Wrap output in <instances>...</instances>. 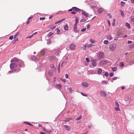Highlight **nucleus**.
<instances>
[{
  "mask_svg": "<svg viewBox=\"0 0 134 134\" xmlns=\"http://www.w3.org/2000/svg\"><path fill=\"white\" fill-rule=\"evenodd\" d=\"M116 47V45L115 43H112L109 46V48L111 51H113L115 49Z\"/></svg>",
  "mask_w": 134,
  "mask_h": 134,
  "instance_id": "obj_1",
  "label": "nucleus"
},
{
  "mask_svg": "<svg viewBox=\"0 0 134 134\" xmlns=\"http://www.w3.org/2000/svg\"><path fill=\"white\" fill-rule=\"evenodd\" d=\"M104 54L102 52H100L98 53L97 54L98 58L99 59H101L103 58Z\"/></svg>",
  "mask_w": 134,
  "mask_h": 134,
  "instance_id": "obj_2",
  "label": "nucleus"
},
{
  "mask_svg": "<svg viewBox=\"0 0 134 134\" xmlns=\"http://www.w3.org/2000/svg\"><path fill=\"white\" fill-rule=\"evenodd\" d=\"M99 94L102 97H105L107 95V92L103 90H100Z\"/></svg>",
  "mask_w": 134,
  "mask_h": 134,
  "instance_id": "obj_3",
  "label": "nucleus"
},
{
  "mask_svg": "<svg viewBox=\"0 0 134 134\" xmlns=\"http://www.w3.org/2000/svg\"><path fill=\"white\" fill-rule=\"evenodd\" d=\"M18 66L17 64L16 63H12L10 65V68L11 69H12Z\"/></svg>",
  "mask_w": 134,
  "mask_h": 134,
  "instance_id": "obj_4",
  "label": "nucleus"
},
{
  "mask_svg": "<svg viewBox=\"0 0 134 134\" xmlns=\"http://www.w3.org/2000/svg\"><path fill=\"white\" fill-rule=\"evenodd\" d=\"M91 62L93 66H96L97 61L96 60L92 59L91 60Z\"/></svg>",
  "mask_w": 134,
  "mask_h": 134,
  "instance_id": "obj_5",
  "label": "nucleus"
},
{
  "mask_svg": "<svg viewBox=\"0 0 134 134\" xmlns=\"http://www.w3.org/2000/svg\"><path fill=\"white\" fill-rule=\"evenodd\" d=\"M109 61L107 60H103L100 62V65H103L105 64L108 63Z\"/></svg>",
  "mask_w": 134,
  "mask_h": 134,
  "instance_id": "obj_6",
  "label": "nucleus"
},
{
  "mask_svg": "<svg viewBox=\"0 0 134 134\" xmlns=\"http://www.w3.org/2000/svg\"><path fill=\"white\" fill-rule=\"evenodd\" d=\"M70 47L71 50H74L75 49V46L74 43H71L70 44Z\"/></svg>",
  "mask_w": 134,
  "mask_h": 134,
  "instance_id": "obj_7",
  "label": "nucleus"
},
{
  "mask_svg": "<svg viewBox=\"0 0 134 134\" xmlns=\"http://www.w3.org/2000/svg\"><path fill=\"white\" fill-rule=\"evenodd\" d=\"M19 60L16 58H14L12 59L11 60V62H19Z\"/></svg>",
  "mask_w": 134,
  "mask_h": 134,
  "instance_id": "obj_8",
  "label": "nucleus"
},
{
  "mask_svg": "<svg viewBox=\"0 0 134 134\" xmlns=\"http://www.w3.org/2000/svg\"><path fill=\"white\" fill-rule=\"evenodd\" d=\"M40 54L42 55H44L45 53V50L44 49H42L39 52Z\"/></svg>",
  "mask_w": 134,
  "mask_h": 134,
  "instance_id": "obj_9",
  "label": "nucleus"
},
{
  "mask_svg": "<svg viewBox=\"0 0 134 134\" xmlns=\"http://www.w3.org/2000/svg\"><path fill=\"white\" fill-rule=\"evenodd\" d=\"M60 52L59 51V48H57L55 50V54L57 55H58L59 54V52Z\"/></svg>",
  "mask_w": 134,
  "mask_h": 134,
  "instance_id": "obj_10",
  "label": "nucleus"
},
{
  "mask_svg": "<svg viewBox=\"0 0 134 134\" xmlns=\"http://www.w3.org/2000/svg\"><path fill=\"white\" fill-rule=\"evenodd\" d=\"M82 85L83 86H85V87H88L89 85L86 82H82Z\"/></svg>",
  "mask_w": 134,
  "mask_h": 134,
  "instance_id": "obj_11",
  "label": "nucleus"
},
{
  "mask_svg": "<svg viewBox=\"0 0 134 134\" xmlns=\"http://www.w3.org/2000/svg\"><path fill=\"white\" fill-rule=\"evenodd\" d=\"M65 19V18H64V19H61L59 20H58V21L56 22H55V24H56L58 23H60L61 22H62V21H64Z\"/></svg>",
  "mask_w": 134,
  "mask_h": 134,
  "instance_id": "obj_12",
  "label": "nucleus"
},
{
  "mask_svg": "<svg viewBox=\"0 0 134 134\" xmlns=\"http://www.w3.org/2000/svg\"><path fill=\"white\" fill-rule=\"evenodd\" d=\"M72 10L73 11H75L76 12H77L79 11V10H81V9H80L78 8H77L75 7H72Z\"/></svg>",
  "mask_w": 134,
  "mask_h": 134,
  "instance_id": "obj_13",
  "label": "nucleus"
},
{
  "mask_svg": "<svg viewBox=\"0 0 134 134\" xmlns=\"http://www.w3.org/2000/svg\"><path fill=\"white\" fill-rule=\"evenodd\" d=\"M48 27L51 29H54L56 27V26L53 25H50L48 26Z\"/></svg>",
  "mask_w": 134,
  "mask_h": 134,
  "instance_id": "obj_14",
  "label": "nucleus"
},
{
  "mask_svg": "<svg viewBox=\"0 0 134 134\" xmlns=\"http://www.w3.org/2000/svg\"><path fill=\"white\" fill-rule=\"evenodd\" d=\"M19 65L20 67H23V62L22 60H21L19 63Z\"/></svg>",
  "mask_w": 134,
  "mask_h": 134,
  "instance_id": "obj_15",
  "label": "nucleus"
},
{
  "mask_svg": "<svg viewBox=\"0 0 134 134\" xmlns=\"http://www.w3.org/2000/svg\"><path fill=\"white\" fill-rule=\"evenodd\" d=\"M82 14L86 17H87L88 16V14L85 11H83Z\"/></svg>",
  "mask_w": 134,
  "mask_h": 134,
  "instance_id": "obj_16",
  "label": "nucleus"
},
{
  "mask_svg": "<svg viewBox=\"0 0 134 134\" xmlns=\"http://www.w3.org/2000/svg\"><path fill=\"white\" fill-rule=\"evenodd\" d=\"M103 10L104 9L102 8H100L98 9V11L99 13H101Z\"/></svg>",
  "mask_w": 134,
  "mask_h": 134,
  "instance_id": "obj_17",
  "label": "nucleus"
},
{
  "mask_svg": "<svg viewBox=\"0 0 134 134\" xmlns=\"http://www.w3.org/2000/svg\"><path fill=\"white\" fill-rule=\"evenodd\" d=\"M68 27L69 26L68 25L66 24L64 26V30H68Z\"/></svg>",
  "mask_w": 134,
  "mask_h": 134,
  "instance_id": "obj_18",
  "label": "nucleus"
},
{
  "mask_svg": "<svg viewBox=\"0 0 134 134\" xmlns=\"http://www.w3.org/2000/svg\"><path fill=\"white\" fill-rule=\"evenodd\" d=\"M107 39L109 40H110L112 39V37L111 36V35H107Z\"/></svg>",
  "mask_w": 134,
  "mask_h": 134,
  "instance_id": "obj_19",
  "label": "nucleus"
},
{
  "mask_svg": "<svg viewBox=\"0 0 134 134\" xmlns=\"http://www.w3.org/2000/svg\"><path fill=\"white\" fill-rule=\"evenodd\" d=\"M16 70V69H14L12 70H10L8 72V73L7 74H8L9 73L11 74L12 73H14L15 72Z\"/></svg>",
  "mask_w": 134,
  "mask_h": 134,
  "instance_id": "obj_20",
  "label": "nucleus"
},
{
  "mask_svg": "<svg viewBox=\"0 0 134 134\" xmlns=\"http://www.w3.org/2000/svg\"><path fill=\"white\" fill-rule=\"evenodd\" d=\"M90 42L92 43H94L96 42V41L95 40H93L92 39H90Z\"/></svg>",
  "mask_w": 134,
  "mask_h": 134,
  "instance_id": "obj_21",
  "label": "nucleus"
},
{
  "mask_svg": "<svg viewBox=\"0 0 134 134\" xmlns=\"http://www.w3.org/2000/svg\"><path fill=\"white\" fill-rule=\"evenodd\" d=\"M65 127V129L67 130H69L70 129V128L69 126H68L66 125L64 126Z\"/></svg>",
  "mask_w": 134,
  "mask_h": 134,
  "instance_id": "obj_22",
  "label": "nucleus"
},
{
  "mask_svg": "<svg viewBox=\"0 0 134 134\" xmlns=\"http://www.w3.org/2000/svg\"><path fill=\"white\" fill-rule=\"evenodd\" d=\"M102 71V69L100 68H99L98 70H97V72L99 74H100L101 73Z\"/></svg>",
  "mask_w": 134,
  "mask_h": 134,
  "instance_id": "obj_23",
  "label": "nucleus"
},
{
  "mask_svg": "<svg viewBox=\"0 0 134 134\" xmlns=\"http://www.w3.org/2000/svg\"><path fill=\"white\" fill-rule=\"evenodd\" d=\"M32 59L34 60H35L37 59V58L35 57L34 55H32L31 56Z\"/></svg>",
  "mask_w": 134,
  "mask_h": 134,
  "instance_id": "obj_24",
  "label": "nucleus"
},
{
  "mask_svg": "<svg viewBox=\"0 0 134 134\" xmlns=\"http://www.w3.org/2000/svg\"><path fill=\"white\" fill-rule=\"evenodd\" d=\"M78 19L77 17H75V23L74 24L75 25H77L78 23Z\"/></svg>",
  "mask_w": 134,
  "mask_h": 134,
  "instance_id": "obj_25",
  "label": "nucleus"
},
{
  "mask_svg": "<svg viewBox=\"0 0 134 134\" xmlns=\"http://www.w3.org/2000/svg\"><path fill=\"white\" fill-rule=\"evenodd\" d=\"M130 18L131 21L134 23V15H132L130 17Z\"/></svg>",
  "mask_w": 134,
  "mask_h": 134,
  "instance_id": "obj_26",
  "label": "nucleus"
},
{
  "mask_svg": "<svg viewBox=\"0 0 134 134\" xmlns=\"http://www.w3.org/2000/svg\"><path fill=\"white\" fill-rule=\"evenodd\" d=\"M111 69L113 71H115L117 70V67H112L111 68Z\"/></svg>",
  "mask_w": 134,
  "mask_h": 134,
  "instance_id": "obj_27",
  "label": "nucleus"
},
{
  "mask_svg": "<svg viewBox=\"0 0 134 134\" xmlns=\"http://www.w3.org/2000/svg\"><path fill=\"white\" fill-rule=\"evenodd\" d=\"M121 15L123 17L124 16V12L121 10H120Z\"/></svg>",
  "mask_w": 134,
  "mask_h": 134,
  "instance_id": "obj_28",
  "label": "nucleus"
},
{
  "mask_svg": "<svg viewBox=\"0 0 134 134\" xmlns=\"http://www.w3.org/2000/svg\"><path fill=\"white\" fill-rule=\"evenodd\" d=\"M49 58L51 60H54L55 59V57H54L51 56Z\"/></svg>",
  "mask_w": 134,
  "mask_h": 134,
  "instance_id": "obj_29",
  "label": "nucleus"
},
{
  "mask_svg": "<svg viewBox=\"0 0 134 134\" xmlns=\"http://www.w3.org/2000/svg\"><path fill=\"white\" fill-rule=\"evenodd\" d=\"M56 86L60 88H61L62 87V86L61 84H57L56 85Z\"/></svg>",
  "mask_w": 134,
  "mask_h": 134,
  "instance_id": "obj_30",
  "label": "nucleus"
},
{
  "mask_svg": "<svg viewBox=\"0 0 134 134\" xmlns=\"http://www.w3.org/2000/svg\"><path fill=\"white\" fill-rule=\"evenodd\" d=\"M19 34V32H17L15 35H14V38H15Z\"/></svg>",
  "mask_w": 134,
  "mask_h": 134,
  "instance_id": "obj_31",
  "label": "nucleus"
},
{
  "mask_svg": "<svg viewBox=\"0 0 134 134\" xmlns=\"http://www.w3.org/2000/svg\"><path fill=\"white\" fill-rule=\"evenodd\" d=\"M87 46V44H85L83 46V47H82V49L83 50H85L86 49V47Z\"/></svg>",
  "mask_w": 134,
  "mask_h": 134,
  "instance_id": "obj_32",
  "label": "nucleus"
},
{
  "mask_svg": "<svg viewBox=\"0 0 134 134\" xmlns=\"http://www.w3.org/2000/svg\"><path fill=\"white\" fill-rule=\"evenodd\" d=\"M126 26L128 28H129L130 27V25L128 23H126Z\"/></svg>",
  "mask_w": 134,
  "mask_h": 134,
  "instance_id": "obj_33",
  "label": "nucleus"
},
{
  "mask_svg": "<svg viewBox=\"0 0 134 134\" xmlns=\"http://www.w3.org/2000/svg\"><path fill=\"white\" fill-rule=\"evenodd\" d=\"M53 34V33L51 32H50L47 35L48 37H50Z\"/></svg>",
  "mask_w": 134,
  "mask_h": 134,
  "instance_id": "obj_34",
  "label": "nucleus"
},
{
  "mask_svg": "<svg viewBox=\"0 0 134 134\" xmlns=\"http://www.w3.org/2000/svg\"><path fill=\"white\" fill-rule=\"evenodd\" d=\"M121 4L122 7H123L125 4V3L123 1H121Z\"/></svg>",
  "mask_w": 134,
  "mask_h": 134,
  "instance_id": "obj_35",
  "label": "nucleus"
},
{
  "mask_svg": "<svg viewBox=\"0 0 134 134\" xmlns=\"http://www.w3.org/2000/svg\"><path fill=\"white\" fill-rule=\"evenodd\" d=\"M48 74L49 75H50V76L52 75L53 74L52 71L51 70L49 71L48 72Z\"/></svg>",
  "mask_w": 134,
  "mask_h": 134,
  "instance_id": "obj_36",
  "label": "nucleus"
},
{
  "mask_svg": "<svg viewBox=\"0 0 134 134\" xmlns=\"http://www.w3.org/2000/svg\"><path fill=\"white\" fill-rule=\"evenodd\" d=\"M55 30L57 31V34H59V33L60 32V30L58 29L57 28L55 29Z\"/></svg>",
  "mask_w": 134,
  "mask_h": 134,
  "instance_id": "obj_37",
  "label": "nucleus"
},
{
  "mask_svg": "<svg viewBox=\"0 0 134 134\" xmlns=\"http://www.w3.org/2000/svg\"><path fill=\"white\" fill-rule=\"evenodd\" d=\"M104 43L105 44H107L108 43V42L107 40H105L104 41Z\"/></svg>",
  "mask_w": 134,
  "mask_h": 134,
  "instance_id": "obj_38",
  "label": "nucleus"
},
{
  "mask_svg": "<svg viewBox=\"0 0 134 134\" xmlns=\"http://www.w3.org/2000/svg\"><path fill=\"white\" fill-rule=\"evenodd\" d=\"M115 110L117 111H120V109L119 107H117L116 108H115Z\"/></svg>",
  "mask_w": 134,
  "mask_h": 134,
  "instance_id": "obj_39",
  "label": "nucleus"
},
{
  "mask_svg": "<svg viewBox=\"0 0 134 134\" xmlns=\"http://www.w3.org/2000/svg\"><path fill=\"white\" fill-rule=\"evenodd\" d=\"M73 30H74V32L76 33H77V32H79V30L77 29V28L73 29Z\"/></svg>",
  "mask_w": 134,
  "mask_h": 134,
  "instance_id": "obj_40",
  "label": "nucleus"
},
{
  "mask_svg": "<svg viewBox=\"0 0 134 134\" xmlns=\"http://www.w3.org/2000/svg\"><path fill=\"white\" fill-rule=\"evenodd\" d=\"M134 64V60L131 61L129 63L130 65H131Z\"/></svg>",
  "mask_w": 134,
  "mask_h": 134,
  "instance_id": "obj_41",
  "label": "nucleus"
},
{
  "mask_svg": "<svg viewBox=\"0 0 134 134\" xmlns=\"http://www.w3.org/2000/svg\"><path fill=\"white\" fill-rule=\"evenodd\" d=\"M115 105L117 107H119V104L118 102L116 101L115 102Z\"/></svg>",
  "mask_w": 134,
  "mask_h": 134,
  "instance_id": "obj_42",
  "label": "nucleus"
},
{
  "mask_svg": "<svg viewBox=\"0 0 134 134\" xmlns=\"http://www.w3.org/2000/svg\"><path fill=\"white\" fill-rule=\"evenodd\" d=\"M124 63L123 62H121L120 63V67H122L124 66Z\"/></svg>",
  "mask_w": 134,
  "mask_h": 134,
  "instance_id": "obj_43",
  "label": "nucleus"
},
{
  "mask_svg": "<svg viewBox=\"0 0 134 134\" xmlns=\"http://www.w3.org/2000/svg\"><path fill=\"white\" fill-rule=\"evenodd\" d=\"M86 19L83 18L82 19H81V20L80 21V22H84V21H86Z\"/></svg>",
  "mask_w": 134,
  "mask_h": 134,
  "instance_id": "obj_44",
  "label": "nucleus"
},
{
  "mask_svg": "<svg viewBox=\"0 0 134 134\" xmlns=\"http://www.w3.org/2000/svg\"><path fill=\"white\" fill-rule=\"evenodd\" d=\"M107 16H108L109 18H111V16L110 13H108L107 15Z\"/></svg>",
  "mask_w": 134,
  "mask_h": 134,
  "instance_id": "obj_45",
  "label": "nucleus"
},
{
  "mask_svg": "<svg viewBox=\"0 0 134 134\" xmlns=\"http://www.w3.org/2000/svg\"><path fill=\"white\" fill-rule=\"evenodd\" d=\"M52 41L51 40H49L47 42V44H51L52 43Z\"/></svg>",
  "mask_w": 134,
  "mask_h": 134,
  "instance_id": "obj_46",
  "label": "nucleus"
},
{
  "mask_svg": "<svg viewBox=\"0 0 134 134\" xmlns=\"http://www.w3.org/2000/svg\"><path fill=\"white\" fill-rule=\"evenodd\" d=\"M82 118V116H80L78 118H77L76 119V120H80V119Z\"/></svg>",
  "mask_w": 134,
  "mask_h": 134,
  "instance_id": "obj_47",
  "label": "nucleus"
},
{
  "mask_svg": "<svg viewBox=\"0 0 134 134\" xmlns=\"http://www.w3.org/2000/svg\"><path fill=\"white\" fill-rule=\"evenodd\" d=\"M104 75L106 76V77H107L109 75L108 73L107 72H105Z\"/></svg>",
  "mask_w": 134,
  "mask_h": 134,
  "instance_id": "obj_48",
  "label": "nucleus"
},
{
  "mask_svg": "<svg viewBox=\"0 0 134 134\" xmlns=\"http://www.w3.org/2000/svg\"><path fill=\"white\" fill-rule=\"evenodd\" d=\"M112 25L113 26H114L115 25V20L114 19L112 23Z\"/></svg>",
  "mask_w": 134,
  "mask_h": 134,
  "instance_id": "obj_49",
  "label": "nucleus"
},
{
  "mask_svg": "<svg viewBox=\"0 0 134 134\" xmlns=\"http://www.w3.org/2000/svg\"><path fill=\"white\" fill-rule=\"evenodd\" d=\"M114 74L113 72H111L109 74V76L110 77H112L114 75Z\"/></svg>",
  "mask_w": 134,
  "mask_h": 134,
  "instance_id": "obj_50",
  "label": "nucleus"
},
{
  "mask_svg": "<svg viewBox=\"0 0 134 134\" xmlns=\"http://www.w3.org/2000/svg\"><path fill=\"white\" fill-rule=\"evenodd\" d=\"M68 91L70 92H71L72 91V89L71 88H68Z\"/></svg>",
  "mask_w": 134,
  "mask_h": 134,
  "instance_id": "obj_51",
  "label": "nucleus"
},
{
  "mask_svg": "<svg viewBox=\"0 0 134 134\" xmlns=\"http://www.w3.org/2000/svg\"><path fill=\"white\" fill-rule=\"evenodd\" d=\"M33 35H30V36H29L26 37V38H32L33 37Z\"/></svg>",
  "mask_w": 134,
  "mask_h": 134,
  "instance_id": "obj_52",
  "label": "nucleus"
},
{
  "mask_svg": "<svg viewBox=\"0 0 134 134\" xmlns=\"http://www.w3.org/2000/svg\"><path fill=\"white\" fill-rule=\"evenodd\" d=\"M121 33L120 32H119L117 33V35L118 36H119L121 35Z\"/></svg>",
  "mask_w": 134,
  "mask_h": 134,
  "instance_id": "obj_53",
  "label": "nucleus"
},
{
  "mask_svg": "<svg viewBox=\"0 0 134 134\" xmlns=\"http://www.w3.org/2000/svg\"><path fill=\"white\" fill-rule=\"evenodd\" d=\"M86 29L85 28H84L82 29L81 30V31L82 32H84L86 30Z\"/></svg>",
  "mask_w": 134,
  "mask_h": 134,
  "instance_id": "obj_54",
  "label": "nucleus"
},
{
  "mask_svg": "<svg viewBox=\"0 0 134 134\" xmlns=\"http://www.w3.org/2000/svg\"><path fill=\"white\" fill-rule=\"evenodd\" d=\"M45 19V18L44 17H43V18L40 17V20H44Z\"/></svg>",
  "mask_w": 134,
  "mask_h": 134,
  "instance_id": "obj_55",
  "label": "nucleus"
},
{
  "mask_svg": "<svg viewBox=\"0 0 134 134\" xmlns=\"http://www.w3.org/2000/svg\"><path fill=\"white\" fill-rule=\"evenodd\" d=\"M90 27V24H88L87 26V29H89Z\"/></svg>",
  "mask_w": 134,
  "mask_h": 134,
  "instance_id": "obj_56",
  "label": "nucleus"
},
{
  "mask_svg": "<svg viewBox=\"0 0 134 134\" xmlns=\"http://www.w3.org/2000/svg\"><path fill=\"white\" fill-rule=\"evenodd\" d=\"M86 59L87 62H89L90 61L89 59L88 58H86Z\"/></svg>",
  "mask_w": 134,
  "mask_h": 134,
  "instance_id": "obj_57",
  "label": "nucleus"
},
{
  "mask_svg": "<svg viewBox=\"0 0 134 134\" xmlns=\"http://www.w3.org/2000/svg\"><path fill=\"white\" fill-rule=\"evenodd\" d=\"M13 36H10L9 37V39H10V40H12L13 39Z\"/></svg>",
  "mask_w": 134,
  "mask_h": 134,
  "instance_id": "obj_58",
  "label": "nucleus"
},
{
  "mask_svg": "<svg viewBox=\"0 0 134 134\" xmlns=\"http://www.w3.org/2000/svg\"><path fill=\"white\" fill-rule=\"evenodd\" d=\"M65 76L66 78H68V76L67 74H66Z\"/></svg>",
  "mask_w": 134,
  "mask_h": 134,
  "instance_id": "obj_59",
  "label": "nucleus"
},
{
  "mask_svg": "<svg viewBox=\"0 0 134 134\" xmlns=\"http://www.w3.org/2000/svg\"><path fill=\"white\" fill-rule=\"evenodd\" d=\"M117 78H118V77H114L113 78V80H116Z\"/></svg>",
  "mask_w": 134,
  "mask_h": 134,
  "instance_id": "obj_60",
  "label": "nucleus"
},
{
  "mask_svg": "<svg viewBox=\"0 0 134 134\" xmlns=\"http://www.w3.org/2000/svg\"><path fill=\"white\" fill-rule=\"evenodd\" d=\"M81 94L83 96H87V94H83L82 93H81Z\"/></svg>",
  "mask_w": 134,
  "mask_h": 134,
  "instance_id": "obj_61",
  "label": "nucleus"
},
{
  "mask_svg": "<svg viewBox=\"0 0 134 134\" xmlns=\"http://www.w3.org/2000/svg\"><path fill=\"white\" fill-rule=\"evenodd\" d=\"M24 123L27 124H28L29 125H30L32 126V125L31 124H30V123H28V122H24Z\"/></svg>",
  "mask_w": 134,
  "mask_h": 134,
  "instance_id": "obj_62",
  "label": "nucleus"
},
{
  "mask_svg": "<svg viewBox=\"0 0 134 134\" xmlns=\"http://www.w3.org/2000/svg\"><path fill=\"white\" fill-rule=\"evenodd\" d=\"M77 25H75L74 24L73 29L77 28Z\"/></svg>",
  "mask_w": 134,
  "mask_h": 134,
  "instance_id": "obj_63",
  "label": "nucleus"
},
{
  "mask_svg": "<svg viewBox=\"0 0 134 134\" xmlns=\"http://www.w3.org/2000/svg\"><path fill=\"white\" fill-rule=\"evenodd\" d=\"M92 47V45L91 44H88V47Z\"/></svg>",
  "mask_w": 134,
  "mask_h": 134,
  "instance_id": "obj_64",
  "label": "nucleus"
}]
</instances>
